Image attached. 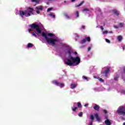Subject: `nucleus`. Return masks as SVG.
<instances>
[{"mask_svg":"<svg viewBox=\"0 0 125 125\" xmlns=\"http://www.w3.org/2000/svg\"><path fill=\"white\" fill-rule=\"evenodd\" d=\"M119 25H120V27H123V23H120Z\"/></svg>","mask_w":125,"mask_h":125,"instance_id":"nucleus-36","label":"nucleus"},{"mask_svg":"<svg viewBox=\"0 0 125 125\" xmlns=\"http://www.w3.org/2000/svg\"><path fill=\"white\" fill-rule=\"evenodd\" d=\"M109 72H110V68H108L106 70H104V74L105 78L108 77V74H109Z\"/></svg>","mask_w":125,"mask_h":125,"instance_id":"nucleus-8","label":"nucleus"},{"mask_svg":"<svg viewBox=\"0 0 125 125\" xmlns=\"http://www.w3.org/2000/svg\"><path fill=\"white\" fill-rule=\"evenodd\" d=\"M74 54H75V55H77V54H78V52H77L76 51L74 52Z\"/></svg>","mask_w":125,"mask_h":125,"instance_id":"nucleus-44","label":"nucleus"},{"mask_svg":"<svg viewBox=\"0 0 125 125\" xmlns=\"http://www.w3.org/2000/svg\"><path fill=\"white\" fill-rule=\"evenodd\" d=\"M95 117L97 119V121H98V122H100V118L99 117V115H98V114H95Z\"/></svg>","mask_w":125,"mask_h":125,"instance_id":"nucleus-13","label":"nucleus"},{"mask_svg":"<svg viewBox=\"0 0 125 125\" xmlns=\"http://www.w3.org/2000/svg\"><path fill=\"white\" fill-rule=\"evenodd\" d=\"M71 109H72L73 112H76V111L77 110H78V107H75V105H74L73 106L71 107Z\"/></svg>","mask_w":125,"mask_h":125,"instance_id":"nucleus-14","label":"nucleus"},{"mask_svg":"<svg viewBox=\"0 0 125 125\" xmlns=\"http://www.w3.org/2000/svg\"><path fill=\"white\" fill-rule=\"evenodd\" d=\"M35 33H36V31H34L33 32L31 33V34L32 35V36H33V37H35V38H37V36Z\"/></svg>","mask_w":125,"mask_h":125,"instance_id":"nucleus-20","label":"nucleus"},{"mask_svg":"<svg viewBox=\"0 0 125 125\" xmlns=\"http://www.w3.org/2000/svg\"><path fill=\"white\" fill-rule=\"evenodd\" d=\"M77 106H78V108H82V104L80 102L77 103Z\"/></svg>","mask_w":125,"mask_h":125,"instance_id":"nucleus-19","label":"nucleus"},{"mask_svg":"<svg viewBox=\"0 0 125 125\" xmlns=\"http://www.w3.org/2000/svg\"><path fill=\"white\" fill-rule=\"evenodd\" d=\"M29 27H31V28L28 29L29 33H31L32 30H36V31L38 33L37 35H39V34H42V29L40 28V25H39V24L33 23L29 25Z\"/></svg>","mask_w":125,"mask_h":125,"instance_id":"nucleus-3","label":"nucleus"},{"mask_svg":"<svg viewBox=\"0 0 125 125\" xmlns=\"http://www.w3.org/2000/svg\"><path fill=\"white\" fill-rule=\"evenodd\" d=\"M88 125H92V122H90Z\"/></svg>","mask_w":125,"mask_h":125,"instance_id":"nucleus-46","label":"nucleus"},{"mask_svg":"<svg viewBox=\"0 0 125 125\" xmlns=\"http://www.w3.org/2000/svg\"><path fill=\"white\" fill-rule=\"evenodd\" d=\"M85 39H86V41H87V42H90V37H85Z\"/></svg>","mask_w":125,"mask_h":125,"instance_id":"nucleus-22","label":"nucleus"},{"mask_svg":"<svg viewBox=\"0 0 125 125\" xmlns=\"http://www.w3.org/2000/svg\"><path fill=\"white\" fill-rule=\"evenodd\" d=\"M82 28L83 29V30H84V29H85V26L84 25H82Z\"/></svg>","mask_w":125,"mask_h":125,"instance_id":"nucleus-35","label":"nucleus"},{"mask_svg":"<svg viewBox=\"0 0 125 125\" xmlns=\"http://www.w3.org/2000/svg\"><path fill=\"white\" fill-rule=\"evenodd\" d=\"M84 1H83L82 2H81L79 4L76 5L75 7H80V6H82L83 3Z\"/></svg>","mask_w":125,"mask_h":125,"instance_id":"nucleus-18","label":"nucleus"},{"mask_svg":"<svg viewBox=\"0 0 125 125\" xmlns=\"http://www.w3.org/2000/svg\"><path fill=\"white\" fill-rule=\"evenodd\" d=\"M123 73L125 74V68L123 69Z\"/></svg>","mask_w":125,"mask_h":125,"instance_id":"nucleus-47","label":"nucleus"},{"mask_svg":"<svg viewBox=\"0 0 125 125\" xmlns=\"http://www.w3.org/2000/svg\"><path fill=\"white\" fill-rule=\"evenodd\" d=\"M37 9H40V10H42V7H36Z\"/></svg>","mask_w":125,"mask_h":125,"instance_id":"nucleus-31","label":"nucleus"},{"mask_svg":"<svg viewBox=\"0 0 125 125\" xmlns=\"http://www.w3.org/2000/svg\"><path fill=\"white\" fill-rule=\"evenodd\" d=\"M122 47L123 50H125V45H122Z\"/></svg>","mask_w":125,"mask_h":125,"instance_id":"nucleus-39","label":"nucleus"},{"mask_svg":"<svg viewBox=\"0 0 125 125\" xmlns=\"http://www.w3.org/2000/svg\"><path fill=\"white\" fill-rule=\"evenodd\" d=\"M19 12H20L19 15L21 16L22 18H23L24 15H25V17H26V15H27L26 11H24L20 10Z\"/></svg>","mask_w":125,"mask_h":125,"instance_id":"nucleus-7","label":"nucleus"},{"mask_svg":"<svg viewBox=\"0 0 125 125\" xmlns=\"http://www.w3.org/2000/svg\"><path fill=\"white\" fill-rule=\"evenodd\" d=\"M85 42H86V39L85 38L83 40H82L81 41V43H85Z\"/></svg>","mask_w":125,"mask_h":125,"instance_id":"nucleus-21","label":"nucleus"},{"mask_svg":"<svg viewBox=\"0 0 125 125\" xmlns=\"http://www.w3.org/2000/svg\"><path fill=\"white\" fill-rule=\"evenodd\" d=\"M76 0H71L72 2H74V1H75Z\"/></svg>","mask_w":125,"mask_h":125,"instance_id":"nucleus-49","label":"nucleus"},{"mask_svg":"<svg viewBox=\"0 0 125 125\" xmlns=\"http://www.w3.org/2000/svg\"><path fill=\"white\" fill-rule=\"evenodd\" d=\"M63 15L64 16H65V17H66V18H67V19H69V18H70V17L69 16V15H68V14L66 13H64L63 14Z\"/></svg>","mask_w":125,"mask_h":125,"instance_id":"nucleus-17","label":"nucleus"},{"mask_svg":"<svg viewBox=\"0 0 125 125\" xmlns=\"http://www.w3.org/2000/svg\"><path fill=\"white\" fill-rule=\"evenodd\" d=\"M117 40H118V42H122V40H123V36H122L121 35L118 36Z\"/></svg>","mask_w":125,"mask_h":125,"instance_id":"nucleus-12","label":"nucleus"},{"mask_svg":"<svg viewBox=\"0 0 125 125\" xmlns=\"http://www.w3.org/2000/svg\"><path fill=\"white\" fill-rule=\"evenodd\" d=\"M104 124H106V125H111L112 124V123H111V122L110 121H109V120H106L104 121Z\"/></svg>","mask_w":125,"mask_h":125,"instance_id":"nucleus-11","label":"nucleus"},{"mask_svg":"<svg viewBox=\"0 0 125 125\" xmlns=\"http://www.w3.org/2000/svg\"><path fill=\"white\" fill-rule=\"evenodd\" d=\"M88 106V104H84V107H87Z\"/></svg>","mask_w":125,"mask_h":125,"instance_id":"nucleus-42","label":"nucleus"},{"mask_svg":"<svg viewBox=\"0 0 125 125\" xmlns=\"http://www.w3.org/2000/svg\"><path fill=\"white\" fill-rule=\"evenodd\" d=\"M52 83H54V84H56V85H57L58 86H60V87H64V83H60L56 80H54L52 81Z\"/></svg>","mask_w":125,"mask_h":125,"instance_id":"nucleus-6","label":"nucleus"},{"mask_svg":"<svg viewBox=\"0 0 125 125\" xmlns=\"http://www.w3.org/2000/svg\"><path fill=\"white\" fill-rule=\"evenodd\" d=\"M64 2L65 3V2H66V1H64Z\"/></svg>","mask_w":125,"mask_h":125,"instance_id":"nucleus-51","label":"nucleus"},{"mask_svg":"<svg viewBox=\"0 0 125 125\" xmlns=\"http://www.w3.org/2000/svg\"><path fill=\"white\" fill-rule=\"evenodd\" d=\"M105 41L106 42H108V43H110V40H109L107 39H105Z\"/></svg>","mask_w":125,"mask_h":125,"instance_id":"nucleus-34","label":"nucleus"},{"mask_svg":"<svg viewBox=\"0 0 125 125\" xmlns=\"http://www.w3.org/2000/svg\"><path fill=\"white\" fill-rule=\"evenodd\" d=\"M52 9H53V8H48L47 11V12H48L50 11L51 10H52Z\"/></svg>","mask_w":125,"mask_h":125,"instance_id":"nucleus-32","label":"nucleus"},{"mask_svg":"<svg viewBox=\"0 0 125 125\" xmlns=\"http://www.w3.org/2000/svg\"><path fill=\"white\" fill-rule=\"evenodd\" d=\"M105 119L106 120H109V119H108V116H105Z\"/></svg>","mask_w":125,"mask_h":125,"instance_id":"nucleus-45","label":"nucleus"},{"mask_svg":"<svg viewBox=\"0 0 125 125\" xmlns=\"http://www.w3.org/2000/svg\"><path fill=\"white\" fill-rule=\"evenodd\" d=\"M113 12L116 16H119V15H120V12H119L117 10H113Z\"/></svg>","mask_w":125,"mask_h":125,"instance_id":"nucleus-10","label":"nucleus"},{"mask_svg":"<svg viewBox=\"0 0 125 125\" xmlns=\"http://www.w3.org/2000/svg\"><path fill=\"white\" fill-rule=\"evenodd\" d=\"M0 2H1V1H0Z\"/></svg>","mask_w":125,"mask_h":125,"instance_id":"nucleus-53","label":"nucleus"},{"mask_svg":"<svg viewBox=\"0 0 125 125\" xmlns=\"http://www.w3.org/2000/svg\"><path fill=\"white\" fill-rule=\"evenodd\" d=\"M103 112H104V114H107V110L104 109V110H103Z\"/></svg>","mask_w":125,"mask_h":125,"instance_id":"nucleus-37","label":"nucleus"},{"mask_svg":"<svg viewBox=\"0 0 125 125\" xmlns=\"http://www.w3.org/2000/svg\"><path fill=\"white\" fill-rule=\"evenodd\" d=\"M90 119L92 120V121H93L94 120V116H93V115H91L90 116Z\"/></svg>","mask_w":125,"mask_h":125,"instance_id":"nucleus-25","label":"nucleus"},{"mask_svg":"<svg viewBox=\"0 0 125 125\" xmlns=\"http://www.w3.org/2000/svg\"><path fill=\"white\" fill-rule=\"evenodd\" d=\"M101 29L102 31H103V30H104V28H103V26H101Z\"/></svg>","mask_w":125,"mask_h":125,"instance_id":"nucleus-41","label":"nucleus"},{"mask_svg":"<svg viewBox=\"0 0 125 125\" xmlns=\"http://www.w3.org/2000/svg\"><path fill=\"white\" fill-rule=\"evenodd\" d=\"M99 81H100V82L101 83H104V80H103V79L101 78H98Z\"/></svg>","mask_w":125,"mask_h":125,"instance_id":"nucleus-23","label":"nucleus"},{"mask_svg":"<svg viewBox=\"0 0 125 125\" xmlns=\"http://www.w3.org/2000/svg\"><path fill=\"white\" fill-rule=\"evenodd\" d=\"M118 79H119V76L117 75L114 77V81H118Z\"/></svg>","mask_w":125,"mask_h":125,"instance_id":"nucleus-29","label":"nucleus"},{"mask_svg":"<svg viewBox=\"0 0 125 125\" xmlns=\"http://www.w3.org/2000/svg\"><path fill=\"white\" fill-rule=\"evenodd\" d=\"M104 34H108V31L105 30L104 32Z\"/></svg>","mask_w":125,"mask_h":125,"instance_id":"nucleus-38","label":"nucleus"},{"mask_svg":"<svg viewBox=\"0 0 125 125\" xmlns=\"http://www.w3.org/2000/svg\"><path fill=\"white\" fill-rule=\"evenodd\" d=\"M32 2H36V3H39V0H32Z\"/></svg>","mask_w":125,"mask_h":125,"instance_id":"nucleus-26","label":"nucleus"},{"mask_svg":"<svg viewBox=\"0 0 125 125\" xmlns=\"http://www.w3.org/2000/svg\"><path fill=\"white\" fill-rule=\"evenodd\" d=\"M93 108L94 110L96 111H99V109H100V106H99L97 104H95V106L93 107Z\"/></svg>","mask_w":125,"mask_h":125,"instance_id":"nucleus-9","label":"nucleus"},{"mask_svg":"<svg viewBox=\"0 0 125 125\" xmlns=\"http://www.w3.org/2000/svg\"><path fill=\"white\" fill-rule=\"evenodd\" d=\"M26 12V15L25 17H29V16H31V15L34 14L33 13L34 12V8H28L27 10H25Z\"/></svg>","mask_w":125,"mask_h":125,"instance_id":"nucleus-5","label":"nucleus"},{"mask_svg":"<svg viewBox=\"0 0 125 125\" xmlns=\"http://www.w3.org/2000/svg\"><path fill=\"white\" fill-rule=\"evenodd\" d=\"M36 13H38V14H40V11L39 10L36 11Z\"/></svg>","mask_w":125,"mask_h":125,"instance_id":"nucleus-43","label":"nucleus"},{"mask_svg":"<svg viewBox=\"0 0 125 125\" xmlns=\"http://www.w3.org/2000/svg\"><path fill=\"white\" fill-rule=\"evenodd\" d=\"M123 125H125V122L123 123Z\"/></svg>","mask_w":125,"mask_h":125,"instance_id":"nucleus-50","label":"nucleus"},{"mask_svg":"<svg viewBox=\"0 0 125 125\" xmlns=\"http://www.w3.org/2000/svg\"><path fill=\"white\" fill-rule=\"evenodd\" d=\"M79 117H83V112H80L79 114H78Z\"/></svg>","mask_w":125,"mask_h":125,"instance_id":"nucleus-30","label":"nucleus"},{"mask_svg":"<svg viewBox=\"0 0 125 125\" xmlns=\"http://www.w3.org/2000/svg\"><path fill=\"white\" fill-rule=\"evenodd\" d=\"M77 87V85L76 84H71V88L72 89H74V88H76Z\"/></svg>","mask_w":125,"mask_h":125,"instance_id":"nucleus-16","label":"nucleus"},{"mask_svg":"<svg viewBox=\"0 0 125 125\" xmlns=\"http://www.w3.org/2000/svg\"><path fill=\"white\" fill-rule=\"evenodd\" d=\"M109 34H113V31H110L109 32Z\"/></svg>","mask_w":125,"mask_h":125,"instance_id":"nucleus-48","label":"nucleus"},{"mask_svg":"<svg viewBox=\"0 0 125 125\" xmlns=\"http://www.w3.org/2000/svg\"><path fill=\"white\" fill-rule=\"evenodd\" d=\"M91 49V48L90 47H89L87 49L88 51H89Z\"/></svg>","mask_w":125,"mask_h":125,"instance_id":"nucleus-40","label":"nucleus"},{"mask_svg":"<svg viewBox=\"0 0 125 125\" xmlns=\"http://www.w3.org/2000/svg\"><path fill=\"white\" fill-rule=\"evenodd\" d=\"M104 26H105V23H104Z\"/></svg>","mask_w":125,"mask_h":125,"instance_id":"nucleus-52","label":"nucleus"},{"mask_svg":"<svg viewBox=\"0 0 125 125\" xmlns=\"http://www.w3.org/2000/svg\"><path fill=\"white\" fill-rule=\"evenodd\" d=\"M82 11L84 12V11H89V9H87V8H84L83 9Z\"/></svg>","mask_w":125,"mask_h":125,"instance_id":"nucleus-28","label":"nucleus"},{"mask_svg":"<svg viewBox=\"0 0 125 125\" xmlns=\"http://www.w3.org/2000/svg\"><path fill=\"white\" fill-rule=\"evenodd\" d=\"M49 15L52 16L53 18H55V15H53L52 14H49Z\"/></svg>","mask_w":125,"mask_h":125,"instance_id":"nucleus-33","label":"nucleus"},{"mask_svg":"<svg viewBox=\"0 0 125 125\" xmlns=\"http://www.w3.org/2000/svg\"><path fill=\"white\" fill-rule=\"evenodd\" d=\"M83 80H85L86 81H88V79H87V77L84 76H83Z\"/></svg>","mask_w":125,"mask_h":125,"instance_id":"nucleus-27","label":"nucleus"},{"mask_svg":"<svg viewBox=\"0 0 125 125\" xmlns=\"http://www.w3.org/2000/svg\"><path fill=\"white\" fill-rule=\"evenodd\" d=\"M54 34L52 33H42V37L44 38L46 40V42L48 43V44H50V45L54 46L55 45V43L58 42V40H56L54 38H48L47 37H53Z\"/></svg>","mask_w":125,"mask_h":125,"instance_id":"nucleus-2","label":"nucleus"},{"mask_svg":"<svg viewBox=\"0 0 125 125\" xmlns=\"http://www.w3.org/2000/svg\"><path fill=\"white\" fill-rule=\"evenodd\" d=\"M75 15H76V16L77 18H78V17H79V11H77L76 12Z\"/></svg>","mask_w":125,"mask_h":125,"instance_id":"nucleus-24","label":"nucleus"},{"mask_svg":"<svg viewBox=\"0 0 125 125\" xmlns=\"http://www.w3.org/2000/svg\"><path fill=\"white\" fill-rule=\"evenodd\" d=\"M116 112L119 115L125 116V107L123 106H119Z\"/></svg>","mask_w":125,"mask_h":125,"instance_id":"nucleus-4","label":"nucleus"},{"mask_svg":"<svg viewBox=\"0 0 125 125\" xmlns=\"http://www.w3.org/2000/svg\"><path fill=\"white\" fill-rule=\"evenodd\" d=\"M33 46H34V44L31 43H28L27 47V48H30L31 47H33Z\"/></svg>","mask_w":125,"mask_h":125,"instance_id":"nucleus-15","label":"nucleus"},{"mask_svg":"<svg viewBox=\"0 0 125 125\" xmlns=\"http://www.w3.org/2000/svg\"><path fill=\"white\" fill-rule=\"evenodd\" d=\"M67 53L68 56L66 59V61L65 62V64L68 65V66H74V64L76 63V66H77L81 63V58H80V57L76 56L75 58H74L72 56V50H68Z\"/></svg>","mask_w":125,"mask_h":125,"instance_id":"nucleus-1","label":"nucleus"}]
</instances>
